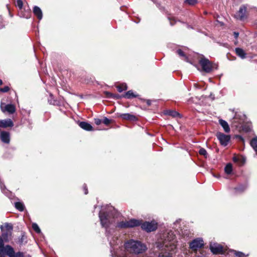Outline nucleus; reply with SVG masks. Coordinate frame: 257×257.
I'll return each instance as SVG.
<instances>
[{
	"mask_svg": "<svg viewBox=\"0 0 257 257\" xmlns=\"http://www.w3.org/2000/svg\"><path fill=\"white\" fill-rule=\"evenodd\" d=\"M118 213L115 209L111 206L108 205L102 206L99 213V218L102 227L105 229L106 235L109 241L110 245L113 249H115V246L121 243V240L117 236H112V232L113 231L114 227H117V225H115V219ZM118 222L117 224H118Z\"/></svg>",
	"mask_w": 257,
	"mask_h": 257,
	"instance_id": "obj_1",
	"label": "nucleus"
},
{
	"mask_svg": "<svg viewBox=\"0 0 257 257\" xmlns=\"http://www.w3.org/2000/svg\"><path fill=\"white\" fill-rule=\"evenodd\" d=\"M141 226L143 230L149 232L156 230L158 227V224L154 221L151 222L145 221L142 223V220L131 219L127 221H120L117 225V226L120 229L133 228L139 226Z\"/></svg>",
	"mask_w": 257,
	"mask_h": 257,
	"instance_id": "obj_2",
	"label": "nucleus"
},
{
	"mask_svg": "<svg viewBox=\"0 0 257 257\" xmlns=\"http://www.w3.org/2000/svg\"><path fill=\"white\" fill-rule=\"evenodd\" d=\"M123 245L126 252L129 253L131 255L143 254L148 248L145 243L133 239L126 241Z\"/></svg>",
	"mask_w": 257,
	"mask_h": 257,
	"instance_id": "obj_3",
	"label": "nucleus"
},
{
	"mask_svg": "<svg viewBox=\"0 0 257 257\" xmlns=\"http://www.w3.org/2000/svg\"><path fill=\"white\" fill-rule=\"evenodd\" d=\"M164 241L163 242H157L156 243V247L160 249L162 247H170L171 250H175L176 247V239L175 235L171 230L165 233L163 235Z\"/></svg>",
	"mask_w": 257,
	"mask_h": 257,
	"instance_id": "obj_4",
	"label": "nucleus"
},
{
	"mask_svg": "<svg viewBox=\"0 0 257 257\" xmlns=\"http://www.w3.org/2000/svg\"><path fill=\"white\" fill-rule=\"evenodd\" d=\"M0 228L2 232V235L0 236V241L2 240L3 242L8 241L12 236L13 225L11 223H6L4 225H1Z\"/></svg>",
	"mask_w": 257,
	"mask_h": 257,
	"instance_id": "obj_5",
	"label": "nucleus"
},
{
	"mask_svg": "<svg viewBox=\"0 0 257 257\" xmlns=\"http://www.w3.org/2000/svg\"><path fill=\"white\" fill-rule=\"evenodd\" d=\"M199 63L203 70L206 73H210L213 69H217L218 68L217 65L211 63L208 59L204 57L199 60Z\"/></svg>",
	"mask_w": 257,
	"mask_h": 257,
	"instance_id": "obj_6",
	"label": "nucleus"
},
{
	"mask_svg": "<svg viewBox=\"0 0 257 257\" xmlns=\"http://www.w3.org/2000/svg\"><path fill=\"white\" fill-rule=\"evenodd\" d=\"M246 115L241 112H235L232 120V124L236 128L240 126L246 121Z\"/></svg>",
	"mask_w": 257,
	"mask_h": 257,
	"instance_id": "obj_7",
	"label": "nucleus"
},
{
	"mask_svg": "<svg viewBox=\"0 0 257 257\" xmlns=\"http://www.w3.org/2000/svg\"><path fill=\"white\" fill-rule=\"evenodd\" d=\"M203 245L204 241L201 238L194 239L189 244L190 248L194 251L202 247Z\"/></svg>",
	"mask_w": 257,
	"mask_h": 257,
	"instance_id": "obj_8",
	"label": "nucleus"
},
{
	"mask_svg": "<svg viewBox=\"0 0 257 257\" xmlns=\"http://www.w3.org/2000/svg\"><path fill=\"white\" fill-rule=\"evenodd\" d=\"M247 8L244 5L241 6L238 10V11L236 13L234 17L235 18L240 21H244L245 19L247 18V16L246 15Z\"/></svg>",
	"mask_w": 257,
	"mask_h": 257,
	"instance_id": "obj_9",
	"label": "nucleus"
},
{
	"mask_svg": "<svg viewBox=\"0 0 257 257\" xmlns=\"http://www.w3.org/2000/svg\"><path fill=\"white\" fill-rule=\"evenodd\" d=\"M160 251L158 257H172L174 250H171V248L163 247L160 249H158Z\"/></svg>",
	"mask_w": 257,
	"mask_h": 257,
	"instance_id": "obj_10",
	"label": "nucleus"
},
{
	"mask_svg": "<svg viewBox=\"0 0 257 257\" xmlns=\"http://www.w3.org/2000/svg\"><path fill=\"white\" fill-rule=\"evenodd\" d=\"M210 249L213 254H222L223 253L222 246L217 243L211 244Z\"/></svg>",
	"mask_w": 257,
	"mask_h": 257,
	"instance_id": "obj_11",
	"label": "nucleus"
},
{
	"mask_svg": "<svg viewBox=\"0 0 257 257\" xmlns=\"http://www.w3.org/2000/svg\"><path fill=\"white\" fill-rule=\"evenodd\" d=\"M216 136L220 145H227L230 139V136L225 135L222 133H217Z\"/></svg>",
	"mask_w": 257,
	"mask_h": 257,
	"instance_id": "obj_12",
	"label": "nucleus"
},
{
	"mask_svg": "<svg viewBox=\"0 0 257 257\" xmlns=\"http://www.w3.org/2000/svg\"><path fill=\"white\" fill-rule=\"evenodd\" d=\"M4 242L3 240L0 241V257H6V255H8V250L10 248H13L9 245L4 246Z\"/></svg>",
	"mask_w": 257,
	"mask_h": 257,
	"instance_id": "obj_13",
	"label": "nucleus"
},
{
	"mask_svg": "<svg viewBox=\"0 0 257 257\" xmlns=\"http://www.w3.org/2000/svg\"><path fill=\"white\" fill-rule=\"evenodd\" d=\"M0 138L2 142L9 144L10 141V135L8 132L2 131L0 134Z\"/></svg>",
	"mask_w": 257,
	"mask_h": 257,
	"instance_id": "obj_14",
	"label": "nucleus"
},
{
	"mask_svg": "<svg viewBox=\"0 0 257 257\" xmlns=\"http://www.w3.org/2000/svg\"><path fill=\"white\" fill-rule=\"evenodd\" d=\"M118 116L123 119L130 121H136L137 119V118L135 115L128 113H121L118 115Z\"/></svg>",
	"mask_w": 257,
	"mask_h": 257,
	"instance_id": "obj_15",
	"label": "nucleus"
},
{
	"mask_svg": "<svg viewBox=\"0 0 257 257\" xmlns=\"http://www.w3.org/2000/svg\"><path fill=\"white\" fill-rule=\"evenodd\" d=\"M78 125L84 130L87 131H91L93 130L92 126L86 121H80L79 122Z\"/></svg>",
	"mask_w": 257,
	"mask_h": 257,
	"instance_id": "obj_16",
	"label": "nucleus"
},
{
	"mask_svg": "<svg viewBox=\"0 0 257 257\" xmlns=\"http://www.w3.org/2000/svg\"><path fill=\"white\" fill-rule=\"evenodd\" d=\"M8 250V256L9 257H24L23 252L18 251L15 252L13 248H10Z\"/></svg>",
	"mask_w": 257,
	"mask_h": 257,
	"instance_id": "obj_17",
	"label": "nucleus"
},
{
	"mask_svg": "<svg viewBox=\"0 0 257 257\" xmlns=\"http://www.w3.org/2000/svg\"><path fill=\"white\" fill-rule=\"evenodd\" d=\"M33 13L37 17L39 20H41L43 18V13L41 9L38 6H34L33 8Z\"/></svg>",
	"mask_w": 257,
	"mask_h": 257,
	"instance_id": "obj_18",
	"label": "nucleus"
},
{
	"mask_svg": "<svg viewBox=\"0 0 257 257\" xmlns=\"http://www.w3.org/2000/svg\"><path fill=\"white\" fill-rule=\"evenodd\" d=\"M164 114L167 115L171 116L173 117H181L182 116L177 111L171 109L165 110L164 111Z\"/></svg>",
	"mask_w": 257,
	"mask_h": 257,
	"instance_id": "obj_19",
	"label": "nucleus"
},
{
	"mask_svg": "<svg viewBox=\"0 0 257 257\" xmlns=\"http://www.w3.org/2000/svg\"><path fill=\"white\" fill-rule=\"evenodd\" d=\"M1 124L4 128L12 127L14 125L13 121L10 118L1 120Z\"/></svg>",
	"mask_w": 257,
	"mask_h": 257,
	"instance_id": "obj_20",
	"label": "nucleus"
},
{
	"mask_svg": "<svg viewBox=\"0 0 257 257\" xmlns=\"http://www.w3.org/2000/svg\"><path fill=\"white\" fill-rule=\"evenodd\" d=\"M247 188V185L246 184H241L238 187L234 188V193L236 194L241 193L243 192Z\"/></svg>",
	"mask_w": 257,
	"mask_h": 257,
	"instance_id": "obj_21",
	"label": "nucleus"
},
{
	"mask_svg": "<svg viewBox=\"0 0 257 257\" xmlns=\"http://www.w3.org/2000/svg\"><path fill=\"white\" fill-rule=\"evenodd\" d=\"M27 236L25 232H22L21 235L18 238V242L20 245L25 244L27 242Z\"/></svg>",
	"mask_w": 257,
	"mask_h": 257,
	"instance_id": "obj_22",
	"label": "nucleus"
},
{
	"mask_svg": "<svg viewBox=\"0 0 257 257\" xmlns=\"http://www.w3.org/2000/svg\"><path fill=\"white\" fill-rule=\"evenodd\" d=\"M219 124L223 128L224 131L226 133H228L230 131V127L228 123L224 120L220 119L219 120Z\"/></svg>",
	"mask_w": 257,
	"mask_h": 257,
	"instance_id": "obj_23",
	"label": "nucleus"
},
{
	"mask_svg": "<svg viewBox=\"0 0 257 257\" xmlns=\"http://www.w3.org/2000/svg\"><path fill=\"white\" fill-rule=\"evenodd\" d=\"M5 110L10 114H13L16 111V108L13 104H8L5 106Z\"/></svg>",
	"mask_w": 257,
	"mask_h": 257,
	"instance_id": "obj_24",
	"label": "nucleus"
},
{
	"mask_svg": "<svg viewBox=\"0 0 257 257\" xmlns=\"http://www.w3.org/2000/svg\"><path fill=\"white\" fill-rule=\"evenodd\" d=\"M236 54L241 59H244L246 57V53L244 51L240 48H236L235 49Z\"/></svg>",
	"mask_w": 257,
	"mask_h": 257,
	"instance_id": "obj_25",
	"label": "nucleus"
},
{
	"mask_svg": "<svg viewBox=\"0 0 257 257\" xmlns=\"http://www.w3.org/2000/svg\"><path fill=\"white\" fill-rule=\"evenodd\" d=\"M138 96V95L135 94L132 90H129L122 95V97L127 99H131L132 98L137 97Z\"/></svg>",
	"mask_w": 257,
	"mask_h": 257,
	"instance_id": "obj_26",
	"label": "nucleus"
},
{
	"mask_svg": "<svg viewBox=\"0 0 257 257\" xmlns=\"http://www.w3.org/2000/svg\"><path fill=\"white\" fill-rule=\"evenodd\" d=\"M48 102L49 104L54 105H58L59 101L54 98V96L52 93H50L49 97L48 98Z\"/></svg>",
	"mask_w": 257,
	"mask_h": 257,
	"instance_id": "obj_27",
	"label": "nucleus"
},
{
	"mask_svg": "<svg viewBox=\"0 0 257 257\" xmlns=\"http://www.w3.org/2000/svg\"><path fill=\"white\" fill-rule=\"evenodd\" d=\"M239 130H241L243 132L245 133L249 132L251 131V127L249 124H244V123H243L240 127H239Z\"/></svg>",
	"mask_w": 257,
	"mask_h": 257,
	"instance_id": "obj_28",
	"label": "nucleus"
},
{
	"mask_svg": "<svg viewBox=\"0 0 257 257\" xmlns=\"http://www.w3.org/2000/svg\"><path fill=\"white\" fill-rule=\"evenodd\" d=\"M15 206L16 208L20 211H23L24 210L25 206L24 204L21 202H17L15 203Z\"/></svg>",
	"mask_w": 257,
	"mask_h": 257,
	"instance_id": "obj_29",
	"label": "nucleus"
},
{
	"mask_svg": "<svg viewBox=\"0 0 257 257\" xmlns=\"http://www.w3.org/2000/svg\"><path fill=\"white\" fill-rule=\"evenodd\" d=\"M176 53L184 60H187L188 59L187 56L186 55L185 53L180 49L177 50Z\"/></svg>",
	"mask_w": 257,
	"mask_h": 257,
	"instance_id": "obj_30",
	"label": "nucleus"
},
{
	"mask_svg": "<svg viewBox=\"0 0 257 257\" xmlns=\"http://www.w3.org/2000/svg\"><path fill=\"white\" fill-rule=\"evenodd\" d=\"M232 171V165L230 163L227 164L224 168V171L227 174H230Z\"/></svg>",
	"mask_w": 257,
	"mask_h": 257,
	"instance_id": "obj_31",
	"label": "nucleus"
},
{
	"mask_svg": "<svg viewBox=\"0 0 257 257\" xmlns=\"http://www.w3.org/2000/svg\"><path fill=\"white\" fill-rule=\"evenodd\" d=\"M117 91L119 92H121L123 90H125L127 89V86L126 85V84L125 83H122L120 85H118L116 86Z\"/></svg>",
	"mask_w": 257,
	"mask_h": 257,
	"instance_id": "obj_32",
	"label": "nucleus"
},
{
	"mask_svg": "<svg viewBox=\"0 0 257 257\" xmlns=\"http://www.w3.org/2000/svg\"><path fill=\"white\" fill-rule=\"evenodd\" d=\"M231 253L233 254V257H245V254L242 252L233 250Z\"/></svg>",
	"mask_w": 257,
	"mask_h": 257,
	"instance_id": "obj_33",
	"label": "nucleus"
},
{
	"mask_svg": "<svg viewBox=\"0 0 257 257\" xmlns=\"http://www.w3.org/2000/svg\"><path fill=\"white\" fill-rule=\"evenodd\" d=\"M234 139L236 140V141L238 142H242L243 144L245 143V137H243L240 135H235L234 137Z\"/></svg>",
	"mask_w": 257,
	"mask_h": 257,
	"instance_id": "obj_34",
	"label": "nucleus"
},
{
	"mask_svg": "<svg viewBox=\"0 0 257 257\" xmlns=\"http://www.w3.org/2000/svg\"><path fill=\"white\" fill-rule=\"evenodd\" d=\"M32 228L36 233H41V229L37 223H33L32 224Z\"/></svg>",
	"mask_w": 257,
	"mask_h": 257,
	"instance_id": "obj_35",
	"label": "nucleus"
},
{
	"mask_svg": "<svg viewBox=\"0 0 257 257\" xmlns=\"http://www.w3.org/2000/svg\"><path fill=\"white\" fill-rule=\"evenodd\" d=\"M184 3L190 6H194L197 3V0H185Z\"/></svg>",
	"mask_w": 257,
	"mask_h": 257,
	"instance_id": "obj_36",
	"label": "nucleus"
},
{
	"mask_svg": "<svg viewBox=\"0 0 257 257\" xmlns=\"http://www.w3.org/2000/svg\"><path fill=\"white\" fill-rule=\"evenodd\" d=\"M104 94H105L106 97L108 98H114L115 97V94H113V93L108 91H105Z\"/></svg>",
	"mask_w": 257,
	"mask_h": 257,
	"instance_id": "obj_37",
	"label": "nucleus"
},
{
	"mask_svg": "<svg viewBox=\"0 0 257 257\" xmlns=\"http://www.w3.org/2000/svg\"><path fill=\"white\" fill-rule=\"evenodd\" d=\"M199 152L200 155H203L206 158H207L208 154L204 149L200 148Z\"/></svg>",
	"mask_w": 257,
	"mask_h": 257,
	"instance_id": "obj_38",
	"label": "nucleus"
},
{
	"mask_svg": "<svg viewBox=\"0 0 257 257\" xmlns=\"http://www.w3.org/2000/svg\"><path fill=\"white\" fill-rule=\"evenodd\" d=\"M102 122L104 124L107 125H108L111 122V120L109 119V118H108L106 117H104L103 119V120H102Z\"/></svg>",
	"mask_w": 257,
	"mask_h": 257,
	"instance_id": "obj_39",
	"label": "nucleus"
},
{
	"mask_svg": "<svg viewBox=\"0 0 257 257\" xmlns=\"http://www.w3.org/2000/svg\"><path fill=\"white\" fill-rule=\"evenodd\" d=\"M249 145H257V136H255L249 141Z\"/></svg>",
	"mask_w": 257,
	"mask_h": 257,
	"instance_id": "obj_40",
	"label": "nucleus"
},
{
	"mask_svg": "<svg viewBox=\"0 0 257 257\" xmlns=\"http://www.w3.org/2000/svg\"><path fill=\"white\" fill-rule=\"evenodd\" d=\"M5 24L3 18L0 16V29L5 27Z\"/></svg>",
	"mask_w": 257,
	"mask_h": 257,
	"instance_id": "obj_41",
	"label": "nucleus"
},
{
	"mask_svg": "<svg viewBox=\"0 0 257 257\" xmlns=\"http://www.w3.org/2000/svg\"><path fill=\"white\" fill-rule=\"evenodd\" d=\"M17 6L20 9H22L23 6V3L22 0H17L16 1Z\"/></svg>",
	"mask_w": 257,
	"mask_h": 257,
	"instance_id": "obj_42",
	"label": "nucleus"
},
{
	"mask_svg": "<svg viewBox=\"0 0 257 257\" xmlns=\"http://www.w3.org/2000/svg\"><path fill=\"white\" fill-rule=\"evenodd\" d=\"M10 90L8 86H5L3 88H0V91L2 92H7Z\"/></svg>",
	"mask_w": 257,
	"mask_h": 257,
	"instance_id": "obj_43",
	"label": "nucleus"
},
{
	"mask_svg": "<svg viewBox=\"0 0 257 257\" xmlns=\"http://www.w3.org/2000/svg\"><path fill=\"white\" fill-rule=\"evenodd\" d=\"M168 20L170 21V25L172 26H174L176 23V21L173 18L168 17Z\"/></svg>",
	"mask_w": 257,
	"mask_h": 257,
	"instance_id": "obj_44",
	"label": "nucleus"
},
{
	"mask_svg": "<svg viewBox=\"0 0 257 257\" xmlns=\"http://www.w3.org/2000/svg\"><path fill=\"white\" fill-rule=\"evenodd\" d=\"M245 162V158L243 157H241L240 160L239 161V163L240 165H243Z\"/></svg>",
	"mask_w": 257,
	"mask_h": 257,
	"instance_id": "obj_45",
	"label": "nucleus"
},
{
	"mask_svg": "<svg viewBox=\"0 0 257 257\" xmlns=\"http://www.w3.org/2000/svg\"><path fill=\"white\" fill-rule=\"evenodd\" d=\"M94 122L96 125H99L102 122V121L99 118H94Z\"/></svg>",
	"mask_w": 257,
	"mask_h": 257,
	"instance_id": "obj_46",
	"label": "nucleus"
},
{
	"mask_svg": "<svg viewBox=\"0 0 257 257\" xmlns=\"http://www.w3.org/2000/svg\"><path fill=\"white\" fill-rule=\"evenodd\" d=\"M241 158V157H236V156H235L233 158L232 160H233V161L234 162H235V163H238L239 162V161L240 160Z\"/></svg>",
	"mask_w": 257,
	"mask_h": 257,
	"instance_id": "obj_47",
	"label": "nucleus"
},
{
	"mask_svg": "<svg viewBox=\"0 0 257 257\" xmlns=\"http://www.w3.org/2000/svg\"><path fill=\"white\" fill-rule=\"evenodd\" d=\"M83 189L84 191V194H87L88 193V190H87L86 185L85 184L84 185V186H83Z\"/></svg>",
	"mask_w": 257,
	"mask_h": 257,
	"instance_id": "obj_48",
	"label": "nucleus"
},
{
	"mask_svg": "<svg viewBox=\"0 0 257 257\" xmlns=\"http://www.w3.org/2000/svg\"><path fill=\"white\" fill-rule=\"evenodd\" d=\"M233 35L234 36V38L235 39H237L239 36V33L237 32H233Z\"/></svg>",
	"mask_w": 257,
	"mask_h": 257,
	"instance_id": "obj_49",
	"label": "nucleus"
},
{
	"mask_svg": "<svg viewBox=\"0 0 257 257\" xmlns=\"http://www.w3.org/2000/svg\"><path fill=\"white\" fill-rule=\"evenodd\" d=\"M257 155V146H251Z\"/></svg>",
	"mask_w": 257,
	"mask_h": 257,
	"instance_id": "obj_50",
	"label": "nucleus"
},
{
	"mask_svg": "<svg viewBox=\"0 0 257 257\" xmlns=\"http://www.w3.org/2000/svg\"><path fill=\"white\" fill-rule=\"evenodd\" d=\"M147 104H148V105H150L151 104V101L150 100H147Z\"/></svg>",
	"mask_w": 257,
	"mask_h": 257,
	"instance_id": "obj_51",
	"label": "nucleus"
},
{
	"mask_svg": "<svg viewBox=\"0 0 257 257\" xmlns=\"http://www.w3.org/2000/svg\"><path fill=\"white\" fill-rule=\"evenodd\" d=\"M154 4L158 5V1L157 0H151Z\"/></svg>",
	"mask_w": 257,
	"mask_h": 257,
	"instance_id": "obj_52",
	"label": "nucleus"
},
{
	"mask_svg": "<svg viewBox=\"0 0 257 257\" xmlns=\"http://www.w3.org/2000/svg\"><path fill=\"white\" fill-rule=\"evenodd\" d=\"M120 97V96L119 95L117 94V95H115V97H114V98L118 99Z\"/></svg>",
	"mask_w": 257,
	"mask_h": 257,
	"instance_id": "obj_53",
	"label": "nucleus"
},
{
	"mask_svg": "<svg viewBox=\"0 0 257 257\" xmlns=\"http://www.w3.org/2000/svg\"><path fill=\"white\" fill-rule=\"evenodd\" d=\"M187 27H188V28H189V29H193V27L190 25H188Z\"/></svg>",
	"mask_w": 257,
	"mask_h": 257,
	"instance_id": "obj_54",
	"label": "nucleus"
},
{
	"mask_svg": "<svg viewBox=\"0 0 257 257\" xmlns=\"http://www.w3.org/2000/svg\"><path fill=\"white\" fill-rule=\"evenodd\" d=\"M3 84V81L0 79V85H1Z\"/></svg>",
	"mask_w": 257,
	"mask_h": 257,
	"instance_id": "obj_55",
	"label": "nucleus"
},
{
	"mask_svg": "<svg viewBox=\"0 0 257 257\" xmlns=\"http://www.w3.org/2000/svg\"><path fill=\"white\" fill-rule=\"evenodd\" d=\"M2 127V124H1V120H0V128Z\"/></svg>",
	"mask_w": 257,
	"mask_h": 257,
	"instance_id": "obj_56",
	"label": "nucleus"
},
{
	"mask_svg": "<svg viewBox=\"0 0 257 257\" xmlns=\"http://www.w3.org/2000/svg\"><path fill=\"white\" fill-rule=\"evenodd\" d=\"M178 222H179V221H178V220H177V221H176V222L175 223V224H176V223H178Z\"/></svg>",
	"mask_w": 257,
	"mask_h": 257,
	"instance_id": "obj_57",
	"label": "nucleus"
}]
</instances>
